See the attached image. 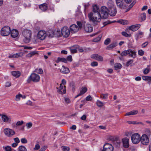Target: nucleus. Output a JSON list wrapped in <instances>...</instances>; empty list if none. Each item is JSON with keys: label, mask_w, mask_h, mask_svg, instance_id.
I'll list each match as a JSON object with an SVG mask.
<instances>
[{"label": "nucleus", "mask_w": 151, "mask_h": 151, "mask_svg": "<svg viewBox=\"0 0 151 151\" xmlns=\"http://www.w3.org/2000/svg\"><path fill=\"white\" fill-rule=\"evenodd\" d=\"M109 9L105 6L101 7L100 13L90 12L88 13V17L90 22L94 25H96L101 21V19H106L108 16Z\"/></svg>", "instance_id": "obj_1"}, {"label": "nucleus", "mask_w": 151, "mask_h": 151, "mask_svg": "<svg viewBox=\"0 0 151 151\" xmlns=\"http://www.w3.org/2000/svg\"><path fill=\"white\" fill-rule=\"evenodd\" d=\"M32 34V31L29 29H25L23 30L22 32V35L24 37V42L26 43L29 42Z\"/></svg>", "instance_id": "obj_2"}, {"label": "nucleus", "mask_w": 151, "mask_h": 151, "mask_svg": "<svg viewBox=\"0 0 151 151\" xmlns=\"http://www.w3.org/2000/svg\"><path fill=\"white\" fill-rule=\"evenodd\" d=\"M136 51L134 50L129 49L122 52L121 55L122 56H126L129 55V57L134 58L136 57Z\"/></svg>", "instance_id": "obj_3"}, {"label": "nucleus", "mask_w": 151, "mask_h": 151, "mask_svg": "<svg viewBox=\"0 0 151 151\" xmlns=\"http://www.w3.org/2000/svg\"><path fill=\"white\" fill-rule=\"evenodd\" d=\"M40 76L36 73H32L29 77L28 79L27 80V82L29 83L32 81L34 82H37L40 81Z\"/></svg>", "instance_id": "obj_4"}, {"label": "nucleus", "mask_w": 151, "mask_h": 151, "mask_svg": "<svg viewBox=\"0 0 151 151\" xmlns=\"http://www.w3.org/2000/svg\"><path fill=\"white\" fill-rule=\"evenodd\" d=\"M10 32V28L8 26H4L1 30V34L3 36H5L9 35Z\"/></svg>", "instance_id": "obj_5"}, {"label": "nucleus", "mask_w": 151, "mask_h": 151, "mask_svg": "<svg viewBox=\"0 0 151 151\" xmlns=\"http://www.w3.org/2000/svg\"><path fill=\"white\" fill-rule=\"evenodd\" d=\"M131 140L133 143L137 144L140 141V136L138 133L134 134L131 136Z\"/></svg>", "instance_id": "obj_6"}, {"label": "nucleus", "mask_w": 151, "mask_h": 151, "mask_svg": "<svg viewBox=\"0 0 151 151\" xmlns=\"http://www.w3.org/2000/svg\"><path fill=\"white\" fill-rule=\"evenodd\" d=\"M70 30L67 27H64L62 29L61 34L65 37H68L70 34Z\"/></svg>", "instance_id": "obj_7"}, {"label": "nucleus", "mask_w": 151, "mask_h": 151, "mask_svg": "<svg viewBox=\"0 0 151 151\" xmlns=\"http://www.w3.org/2000/svg\"><path fill=\"white\" fill-rule=\"evenodd\" d=\"M140 141L142 144L145 145H147L149 141L148 136L145 134H143L140 137Z\"/></svg>", "instance_id": "obj_8"}, {"label": "nucleus", "mask_w": 151, "mask_h": 151, "mask_svg": "<svg viewBox=\"0 0 151 151\" xmlns=\"http://www.w3.org/2000/svg\"><path fill=\"white\" fill-rule=\"evenodd\" d=\"M47 36V33L45 31L41 30L37 34L38 38L41 40H43Z\"/></svg>", "instance_id": "obj_9"}, {"label": "nucleus", "mask_w": 151, "mask_h": 151, "mask_svg": "<svg viewBox=\"0 0 151 151\" xmlns=\"http://www.w3.org/2000/svg\"><path fill=\"white\" fill-rule=\"evenodd\" d=\"M114 147L113 146L109 143L105 144L103 147L101 151H113Z\"/></svg>", "instance_id": "obj_10"}, {"label": "nucleus", "mask_w": 151, "mask_h": 151, "mask_svg": "<svg viewBox=\"0 0 151 151\" xmlns=\"http://www.w3.org/2000/svg\"><path fill=\"white\" fill-rule=\"evenodd\" d=\"M4 134L8 137H11L15 134L14 131L9 128H6L4 131Z\"/></svg>", "instance_id": "obj_11"}, {"label": "nucleus", "mask_w": 151, "mask_h": 151, "mask_svg": "<svg viewBox=\"0 0 151 151\" xmlns=\"http://www.w3.org/2000/svg\"><path fill=\"white\" fill-rule=\"evenodd\" d=\"M70 29L71 33H75L78 32L79 30V27L77 25L73 24L70 26Z\"/></svg>", "instance_id": "obj_12"}, {"label": "nucleus", "mask_w": 151, "mask_h": 151, "mask_svg": "<svg viewBox=\"0 0 151 151\" xmlns=\"http://www.w3.org/2000/svg\"><path fill=\"white\" fill-rule=\"evenodd\" d=\"M65 88V86H63L62 84H60L59 87L58 88H57L58 89L57 91L58 93L61 94H65L66 91Z\"/></svg>", "instance_id": "obj_13"}, {"label": "nucleus", "mask_w": 151, "mask_h": 151, "mask_svg": "<svg viewBox=\"0 0 151 151\" xmlns=\"http://www.w3.org/2000/svg\"><path fill=\"white\" fill-rule=\"evenodd\" d=\"M91 57L92 59L97 60L98 61H102L103 60V57L98 54H93L91 56Z\"/></svg>", "instance_id": "obj_14"}, {"label": "nucleus", "mask_w": 151, "mask_h": 151, "mask_svg": "<svg viewBox=\"0 0 151 151\" xmlns=\"http://www.w3.org/2000/svg\"><path fill=\"white\" fill-rule=\"evenodd\" d=\"M1 119L4 122L6 123H10L12 122L11 117H8L5 115H3L1 117Z\"/></svg>", "instance_id": "obj_15"}, {"label": "nucleus", "mask_w": 151, "mask_h": 151, "mask_svg": "<svg viewBox=\"0 0 151 151\" xmlns=\"http://www.w3.org/2000/svg\"><path fill=\"white\" fill-rule=\"evenodd\" d=\"M140 27V25L139 24L132 25L129 27V29L132 30V31L134 32L137 30Z\"/></svg>", "instance_id": "obj_16"}, {"label": "nucleus", "mask_w": 151, "mask_h": 151, "mask_svg": "<svg viewBox=\"0 0 151 151\" xmlns=\"http://www.w3.org/2000/svg\"><path fill=\"white\" fill-rule=\"evenodd\" d=\"M129 139L127 138H124L122 139L123 146L125 148H127L129 146Z\"/></svg>", "instance_id": "obj_17"}, {"label": "nucleus", "mask_w": 151, "mask_h": 151, "mask_svg": "<svg viewBox=\"0 0 151 151\" xmlns=\"http://www.w3.org/2000/svg\"><path fill=\"white\" fill-rule=\"evenodd\" d=\"M84 29L86 32H91L93 31V28L91 25L89 24H87L85 26Z\"/></svg>", "instance_id": "obj_18"}, {"label": "nucleus", "mask_w": 151, "mask_h": 151, "mask_svg": "<svg viewBox=\"0 0 151 151\" xmlns=\"http://www.w3.org/2000/svg\"><path fill=\"white\" fill-rule=\"evenodd\" d=\"M10 33L12 37L14 38L17 37L19 35L18 31L16 29H13L10 31Z\"/></svg>", "instance_id": "obj_19"}, {"label": "nucleus", "mask_w": 151, "mask_h": 151, "mask_svg": "<svg viewBox=\"0 0 151 151\" xmlns=\"http://www.w3.org/2000/svg\"><path fill=\"white\" fill-rule=\"evenodd\" d=\"M60 71L62 73L66 74L69 73L70 70L67 67L63 65L62 68L60 69Z\"/></svg>", "instance_id": "obj_20"}, {"label": "nucleus", "mask_w": 151, "mask_h": 151, "mask_svg": "<svg viewBox=\"0 0 151 151\" xmlns=\"http://www.w3.org/2000/svg\"><path fill=\"white\" fill-rule=\"evenodd\" d=\"M109 14L111 16H115L116 13V7H113L112 9H109Z\"/></svg>", "instance_id": "obj_21"}, {"label": "nucleus", "mask_w": 151, "mask_h": 151, "mask_svg": "<svg viewBox=\"0 0 151 151\" xmlns=\"http://www.w3.org/2000/svg\"><path fill=\"white\" fill-rule=\"evenodd\" d=\"M87 89L86 87H83L81 88V89L80 91V93L76 96L75 97V98H76L79 96L84 94L87 91Z\"/></svg>", "instance_id": "obj_22"}, {"label": "nucleus", "mask_w": 151, "mask_h": 151, "mask_svg": "<svg viewBox=\"0 0 151 151\" xmlns=\"http://www.w3.org/2000/svg\"><path fill=\"white\" fill-rule=\"evenodd\" d=\"M78 48V45H75L71 47L70 48V52L72 53H75L77 52Z\"/></svg>", "instance_id": "obj_23"}, {"label": "nucleus", "mask_w": 151, "mask_h": 151, "mask_svg": "<svg viewBox=\"0 0 151 151\" xmlns=\"http://www.w3.org/2000/svg\"><path fill=\"white\" fill-rule=\"evenodd\" d=\"M92 13H100L99 8L97 5H94L93 6Z\"/></svg>", "instance_id": "obj_24"}, {"label": "nucleus", "mask_w": 151, "mask_h": 151, "mask_svg": "<svg viewBox=\"0 0 151 151\" xmlns=\"http://www.w3.org/2000/svg\"><path fill=\"white\" fill-rule=\"evenodd\" d=\"M39 8L42 11H46L47 9V4L45 3H44L40 5Z\"/></svg>", "instance_id": "obj_25"}, {"label": "nucleus", "mask_w": 151, "mask_h": 151, "mask_svg": "<svg viewBox=\"0 0 151 151\" xmlns=\"http://www.w3.org/2000/svg\"><path fill=\"white\" fill-rule=\"evenodd\" d=\"M54 31L52 29H49L46 32L47 35L48 37H53L54 36Z\"/></svg>", "instance_id": "obj_26"}, {"label": "nucleus", "mask_w": 151, "mask_h": 151, "mask_svg": "<svg viewBox=\"0 0 151 151\" xmlns=\"http://www.w3.org/2000/svg\"><path fill=\"white\" fill-rule=\"evenodd\" d=\"M119 137L116 136H110L108 138V139L112 141H115L118 140Z\"/></svg>", "instance_id": "obj_27"}, {"label": "nucleus", "mask_w": 151, "mask_h": 151, "mask_svg": "<svg viewBox=\"0 0 151 151\" xmlns=\"http://www.w3.org/2000/svg\"><path fill=\"white\" fill-rule=\"evenodd\" d=\"M11 74L13 76L17 78L19 77L21 73L19 71H13L11 72Z\"/></svg>", "instance_id": "obj_28"}, {"label": "nucleus", "mask_w": 151, "mask_h": 151, "mask_svg": "<svg viewBox=\"0 0 151 151\" xmlns=\"http://www.w3.org/2000/svg\"><path fill=\"white\" fill-rule=\"evenodd\" d=\"M116 2L117 6L122 8L123 6V0H116Z\"/></svg>", "instance_id": "obj_29"}, {"label": "nucleus", "mask_w": 151, "mask_h": 151, "mask_svg": "<svg viewBox=\"0 0 151 151\" xmlns=\"http://www.w3.org/2000/svg\"><path fill=\"white\" fill-rule=\"evenodd\" d=\"M142 79L145 81H147L148 83L151 82V76H142Z\"/></svg>", "instance_id": "obj_30"}, {"label": "nucleus", "mask_w": 151, "mask_h": 151, "mask_svg": "<svg viewBox=\"0 0 151 151\" xmlns=\"http://www.w3.org/2000/svg\"><path fill=\"white\" fill-rule=\"evenodd\" d=\"M54 36L56 37H58L60 36L61 35L60 30L58 29H55L54 30Z\"/></svg>", "instance_id": "obj_31"}, {"label": "nucleus", "mask_w": 151, "mask_h": 151, "mask_svg": "<svg viewBox=\"0 0 151 151\" xmlns=\"http://www.w3.org/2000/svg\"><path fill=\"white\" fill-rule=\"evenodd\" d=\"M107 4L109 9H112L113 7H116L114 6V2L112 0H109Z\"/></svg>", "instance_id": "obj_32"}, {"label": "nucleus", "mask_w": 151, "mask_h": 151, "mask_svg": "<svg viewBox=\"0 0 151 151\" xmlns=\"http://www.w3.org/2000/svg\"><path fill=\"white\" fill-rule=\"evenodd\" d=\"M21 53H16V54H11L8 56L9 58H18L20 56Z\"/></svg>", "instance_id": "obj_33"}, {"label": "nucleus", "mask_w": 151, "mask_h": 151, "mask_svg": "<svg viewBox=\"0 0 151 151\" xmlns=\"http://www.w3.org/2000/svg\"><path fill=\"white\" fill-rule=\"evenodd\" d=\"M117 44L116 42H114L108 45L107 47V49L110 50L114 48L117 45Z\"/></svg>", "instance_id": "obj_34"}, {"label": "nucleus", "mask_w": 151, "mask_h": 151, "mask_svg": "<svg viewBox=\"0 0 151 151\" xmlns=\"http://www.w3.org/2000/svg\"><path fill=\"white\" fill-rule=\"evenodd\" d=\"M143 34L142 32L141 31H139L135 35L136 39L137 40L139 38L142 37V35Z\"/></svg>", "instance_id": "obj_35"}, {"label": "nucleus", "mask_w": 151, "mask_h": 151, "mask_svg": "<svg viewBox=\"0 0 151 151\" xmlns=\"http://www.w3.org/2000/svg\"><path fill=\"white\" fill-rule=\"evenodd\" d=\"M60 61L66 63L67 62V60L66 59L64 58L58 57V58L57 60L56 61V63H58Z\"/></svg>", "instance_id": "obj_36"}, {"label": "nucleus", "mask_w": 151, "mask_h": 151, "mask_svg": "<svg viewBox=\"0 0 151 151\" xmlns=\"http://www.w3.org/2000/svg\"><path fill=\"white\" fill-rule=\"evenodd\" d=\"M122 67V65L119 63H117L114 64L115 69L116 70L118 69L121 68Z\"/></svg>", "instance_id": "obj_37"}, {"label": "nucleus", "mask_w": 151, "mask_h": 151, "mask_svg": "<svg viewBox=\"0 0 151 151\" xmlns=\"http://www.w3.org/2000/svg\"><path fill=\"white\" fill-rule=\"evenodd\" d=\"M117 22L124 25L127 24L128 23V22L127 21L124 20H119Z\"/></svg>", "instance_id": "obj_38"}, {"label": "nucleus", "mask_w": 151, "mask_h": 151, "mask_svg": "<svg viewBox=\"0 0 151 151\" xmlns=\"http://www.w3.org/2000/svg\"><path fill=\"white\" fill-rule=\"evenodd\" d=\"M37 54V52L34 51L28 53L27 56L28 57H31Z\"/></svg>", "instance_id": "obj_39"}, {"label": "nucleus", "mask_w": 151, "mask_h": 151, "mask_svg": "<svg viewBox=\"0 0 151 151\" xmlns=\"http://www.w3.org/2000/svg\"><path fill=\"white\" fill-rule=\"evenodd\" d=\"M97 105L99 107H101L104 105V103L101 101L97 100L96 102Z\"/></svg>", "instance_id": "obj_40"}, {"label": "nucleus", "mask_w": 151, "mask_h": 151, "mask_svg": "<svg viewBox=\"0 0 151 151\" xmlns=\"http://www.w3.org/2000/svg\"><path fill=\"white\" fill-rule=\"evenodd\" d=\"M109 94L108 93H101L100 95V97L102 99H106L108 98Z\"/></svg>", "instance_id": "obj_41"}, {"label": "nucleus", "mask_w": 151, "mask_h": 151, "mask_svg": "<svg viewBox=\"0 0 151 151\" xmlns=\"http://www.w3.org/2000/svg\"><path fill=\"white\" fill-rule=\"evenodd\" d=\"M27 149L25 146H20L19 147V151H27Z\"/></svg>", "instance_id": "obj_42"}, {"label": "nucleus", "mask_w": 151, "mask_h": 151, "mask_svg": "<svg viewBox=\"0 0 151 151\" xmlns=\"http://www.w3.org/2000/svg\"><path fill=\"white\" fill-rule=\"evenodd\" d=\"M21 94L19 93L16 95L15 96V100L16 101H20L21 97Z\"/></svg>", "instance_id": "obj_43"}, {"label": "nucleus", "mask_w": 151, "mask_h": 151, "mask_svg": "<svg viewBox=\"0 0 151 151\" xmlns=\"http://www.w3.org/2000/svg\"><path fill=\"white\" fill-rule=\"evenodd\" d=\"M141 19L142 21H144L146 18V14L145 13H143L141 15Z\"/></svg>", "instance_id": "obj_44"}, {"label": "nucleus", "mask_w": 151, "mask_h": 151, "mask_svg": "<svg viewBox=\"0 0 151 151\" xmlns=\"http://www.w3.org/2000/svg\"><path fill=\"white\" fill-rule=\"evenodd\" d=\"M3 148L5 150V151H11L12 150L11 147L9 146L5 147H3Z\"/></svg>", "instance_id": "obj_45"}, {"label": "nucleus", "mask_w": 151, "mask_h": 151, "mask_svg": "<svg viewBox=\"0 0 151 151\" xmlns=\"http://www.w3.org/2000/svg\"><path fill=\"white\" fill-rule=\"evenodd\" d=\"M35 72L38 73L42 74L43 72L42 69L41 68L37 69L35 70Z\"/></svg>", "instance_id": "obj_46"}, {"label": "nucleus", "mask_w": 151, "mask_h": 151, "mask_svg": "<svg viewBox=\"0 0 151 151\" xmlns=\"http://www.w3.org/2000/svg\"><path fill=\"white\" fill-rule=\"evenodd\" d=\"M122 34L123 36L128 37H130L131 36V34H128L126 32H122Z\"/></svg>", "instance_id": "obj_47"}, {"label": "nucleus", "mask_w": 151, "mask_h": 151, "mask_svg": "<svg viewBox=\"0 0 151 151\" xmlns=\"http://www.w3.org/2000/svg\"><path fill=\"white\" fill-rule=\"evenodd\" d=\"M133 62V60L132 59L129 60L126 63V66L128 67Z\"/></svg>", "instance_id": "obj_48"}, {"label": "nucleus", "mask_w": 151, "mask_h": 151, "mask_svg": "<svg viewBox=\"0 0 151 151\" xmlns=\"http://www.w3.org/2000/svg\"><path fill=\"white\" fill-rule=\"evenodd\" d=\"M32 126V124L31 122H29L26 124V126L27 129L31 128Z\"/></svg>", "instance_id": "obj_49"}, {"label": "nucleus", "mask_w": 151, "mask_h": 151, "mask_svg": "<svg viewBox=\"0 0 151 151\" xmlns=\"http://www.w3.org/2000/svg\"><path fill=\"white\" fill-rule=\"evenodd\" d=\"M62 147L63 151H69L70 150V148L68 147L63 146Z\"/></svg>", "instance_id": "obj_50"}, {"label": "nucleus", "mask_w": 151, "mask_h": 151, "mask_svg": "<svg viewBox=\"0 0 151 151\" xmlns=\"http://www.w3.org/2000/svg\"><path fill=\"white\" fill-rule=\"evenodd\" d=\"M111 42V40L109 38H107L106 39L104 42V43L106 45L109 44Z\"/></svg>", "instance_id": "obj_51"}, {"label": "nucleus", "mask_w": 151, "mask_h": 151, "mask_svg": "<svg viewBox=\"0 0 151 151\" xmlns=\"http://www.w3.org/2000/svg\"><path fill=\"white\" fill-rule=\"evenodd\" d=\"M77 24L79 28L81 29L82 28V24L81 22L79 21H77Z\"/></svg>", "instance_id": "obj_52"}, {"label": "nucleus", "mask_w": 151, "mask_h": 151, "mask_svg": "<svg viewBox=\"0 0 151 151\" xmlns=\"http://www.w3.org/2000/svg\"><path fill=\"white\" fill-rule=\"evenodd\" d=\"M101 36H99L93 40V41L95 42H97L101 40Z\"/></svg>", "instance_id": "obj_53"}, {"label": "nucleus", "mask_w": 151, "mask_h": 151, "mask_svg": "<svg viewBox=\"0 0 151 151\" xmlns=\"http://www.w3.org/2000/svg\"><path fill=\"white\" fill-rule=\"evenodd\" d=\"M21 141L22 143L23 144L26 143L27 142V141L25 138H23L21 139Z\"/></svg>", "instance_id": "obj_54"}, {"label": "nucleus", "mask_w": 151, "mask_h": 151, "mask_svg": "<svg viewBox=\"0 0 151 151\" xmlns=\"http://www.w3.org/2000/svg\"><path fill=\"white\" fill-rule=\"evenodd\" d=\"M144 53V52L142 50H139L138 51V54L139 55L142 56Z\"/></svg>", "instance_id": "obj_55"}, {"label": "nucleus", "mask_w": 151, "mask_h": 151, "mask_svg": "<svg viewBox=\"0 0 151 151\" xmlns=\"http://www.w3.org/2000/svg\"><path fill=\"white\" fill-rule=\"evenodd\" d=\"M150 72V70L149 69L146 68H145L144 70L143 71V73L145 74H148Z\"/></svg>", "instance_id": "obj_56"}, {"label": "nucleus", "mask_w": 151, "mask_h": 151, "mask_svg": "<svg viewBox=\"0 0 151 151\" xmlns=\"http://www.w3.org/2000/svg\"><path fill=\"white\" fill-rule=\"evenodd\" d=\"M98 65V63L95 61L92 62L91 63V65L93 67L97 66Z\"/></svg>", "instance_id": "obj_57"}, {"label": "nucleus", "mask_w": 151, "mask_h": 151, "mask_svg": "<svg viewBox=\"0 0 151 151\" xmlns=\"http://www.w3.org/2000/svg\"><path fill=\"white\" fill-rule=\"evenodd\" d=\"M17 126H21L24 123V122L23 121H18L17 123Z\"/></svg>", "instance_id": "obj_58"}, {"label": "nucleus", "mask_w": 151, "mask_h": 151, "mask_svg": "<svg viewBox=\"0 0 151 151\" xmlns=\"http://www.w3.org/2000/svg\"><path fill=\"white\" fill-rule=\"evenodd\" d=\"M67 60L68 61L71 62L72 61V57L71 55H69L67 57Z\"/></svg>", "instance_id": "obj_59"}, {"label": "nucleus", "mask_w": 151, "mask_h": 151, "mask_svg": "<svg viewBox=\"0 0 151 151\" xmlns=\"http://www.w3.org/2000/svg\"><path fill=\"white\" fill-rule=\"evenodd\" d=\"M40 148V146L39 144H37L35 145V147L34 148V150H38Z\"/></svg>", "instance_id": "obj_60"}, {"label": "nucleus", "mask_w": 151, "mask_h": 151, "mask_svg": "<svg viewBox=\"0 0 151 151\" xmlns=\"http://www.w3.org/2000/svg\"><path fill=\"white\" fill-rule=\"evenodd\" d=\"M131 111L132 115H136L138 113V111L137 110H133Z\"/></svg>", "instance_id": "obj_61"}, {"label": "nucleus", "mask_w": 151, "mask_h": 151, "mask_svg": "<svg viewBox=\"0 0 151 151\" xmlns=\"http://www.w3.org/2000/svg\"><path fill=\"white\" fill-rule=\"evenodd\" d=\"M64 99L65 102L67 104L69 103L70 102V100L68 98L64 97Z\"/></svg>", "instance_id": "obj_62"}, {"label": "nucleus", "mask_w": 151, "mask_h": 151, "mask_svg": "<svg viewBox=\"0 0 151 151\" xmlns=\"http://www.w3.org/2000/svg\"><path fill=\"white\" fill-rule=\"evenodd\" d=\"M46 148V147L45 146H44L42 147L38 151H45Z\"/></svg>", "instance_id": "obj_63"}, {"label": "nucleus", "mask_w": 151, "mask_h": 151, "mask_svg": "<svg viewBox=\"0 0 151 151\" xmlns=\"http://www.w3.org/2000/svg\"><path fill=\"white\" fill-rule=\"evenodd\" d=\"M86 99L87 101H91L92 99V98L91 96L89 95L87 96L86 98Z\"/></svg>", "instance_id": "obj_64"}]
</instances>
